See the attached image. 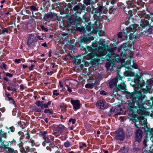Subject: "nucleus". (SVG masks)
Listing matches in <instances>:
<instances>
[{"label": "nucleus", "instance_id": "1", "mask_svg": "<svg viewBox=\"0 0 153 153\" xmlns=\"http://www.w3.org/2000/svg\"><path fill=\"white\" fill-rule=\"evenodd\" d=\"M126 85L124 82L121 83L115 88L114 90L117 92L121 90L129 95L132 102H128V107L130 111H133L134 108H136L137 110H142L144 104L143 100L145 97L144 93L140 91L131 93L126 91Z\"/></svg>", "mask_w": 153, "mask_h": 153}, {"label": "nucleus", "instance_id": "53", "mask_svg": "<svg viewBox=\"0 0 153 153\" xmlns=\"http://www.w3.org/2000/svg\"><path fill=\"white\" fill-rule=\"evenodd\" d=\"M34 67V65L33 64H32L29 67V69L31 70H32L33 69V68Z\"/></svg>", "mask_w": 153, "mask_h": 153}, {"label": "nucleus", "instance_id": "47", "mask_svg": "<svg viewBox=\"0 0 153 153\" xmlns=\"http://www.w3.org/2000/svg\"><path fill=\"white\" fill-rule=\"evenodd\" d=\"M6 75L9 77H12L13 76V75L12 74H10L9 73H7L6 74Z\"/></svg>", "mask_w": 153, "mask_h": 153}, {"label": "nucleus", "instance_id": "62", "mask_svg": "<svg viewBox=\"0 0 153 153\" xmlns=\"http://www.w3.org/2000/svg\"><path fill=\"white\" fill-rule=\"evenodd\" d=\"M95 25H97V24H100L99 22V21L98 20H96V21L94 23Z\"/></svg>", "mask_w": 153, "mask_h": 153}, {"label": "nucleus", "instance_id": "42", "mask_svg": "<svg viewBox=\"0 0 153 153\" xmlns=\"http://www.w3.org/2000/svg\"><path fill=\"white\" fill-rule=\"evenodd\" d=\"M128 76H133L135 74L134 72L128 71Z\"/></svg>", "mask_w": 153, "mask_h": 153}, {"label": "nucleus", "instance_id": "29", "mask_svg": "<svg viewBox=\"0 0 153 153\" xmlns=\"http://www.w3.org/2000/svg\"><path fill=\"white\" fill-rule=\"evenodd\" d=\"M42 138H43L44 141L46 142L47 143H48L50 141V139L46 135H43Z\"/></svg>", "mask_w": 153, "mask_h": 153}, {"label": "nucleus", "instance_id": "28", "mask_svg": "<svg viewBox=\"0 0 153 153\" xmlns=\"http://www.w3.org/2000/svg\"><path fill=\"white\" fill-rule=\"evenodd\" d=\"M76 29L77 30L80 32H82L84 33H85V28L83 27H78L76 28Z\"/></svg>", "mask_w": 153, "mask_h": 153}, {"label": "nucleus", "instance_id": "55", "mask_svg": "<svg viewBox=\"0 0 153 153\" xmlns=\"http://www.w3.org/2000/svg\"><path fill=\"white\" fill-rule=\"evenodd\" d=\"M133 68H137V65L136 63H133V64L132 65Z\"/></svg>", "mask_w": 153, "mask_h": 153}, {"label": "nucleus", "instance_id": "44", "mask_svg": "<svg viewBox=\"0 0 153 153\" xmlns=\"http://www.w3.org/2000/svg\"><path fill=\"white\" fill-rule=\"evenodd\" d=\"M76 120L75 119H71L69 120V123H72L73 124H74L75 123Z\"/></svg>", "mask_w": 153, "mask_h": 153}, {"label": "nucleus", "instance_id": "11", "mask_svg": "<svg viewBox=\"0 0 153 153\" xmlns=\"http://www.w3.org/2000/svg\"><path fill=\"white\" fill-rule=\"evenodd\" d=\"M134 120L135 126L137 128H143L147 126L146 122L145 120H143V121H136L135 120Z\"/></svg>", "mask_w": 153, "mask_h": 153}, {"label": "nucleus", "instance_id": "45", "mask_svg": "<svg viewBox=\"0 0 153 153\" xmlns=\"http://www.w3.org/2000/svg\"><path fill=\"white\" fill-rule=\"evenodd\" d=\"M147 82L148 85H150L153 83V81L152 80L149 79L147 80Z\"/></svg>", "mask_w": 153, "mask_h": 153}, {"label": "nucleus", "instance_id": "43", "mask_svg": "<svg viewBox=\"0 0 153 153\" xmlns=\"http://www.w3.org/2000/svg\"><path fill=\"white\" fill-rule=\"evenodd\" d=\"M19 150L22 153H25V150L24 148V147L23 146L21 148H20L19 149Z\"/></svg>", "mask_w": 153, "mask_h": 153}, {"label": "nucleus", "instance_id": "23", "mask_svg": "<svg viewBox=\"0 0 153 153\" xmlns=\"http://www.w3.org/2000/svg\"><path fill=\"white\" fill-rule=\"evenodd\" d=\"M117 71L118 74V76L117 77V78H119V80H121L123 78V77L120 76L119 74V72L120 71V69L121 67V66L118 65L117 66Z\"/></svg>", "mask_w": 153, "mask_h": 153}, {"label": "nucleus", "instance_id": "9", "mask_svg": "<svg viewBox=\"0 0 153 153\" xmlns=\"http://www.w3.org/2000/svg\"><path fill=\"white\" fill-rule=\"evenodd\" d=\"M96 105L98 108L101 109H103L107 107L108 104L103 100H99L96 103Z\"/></svg>", "mask_w": 153, "mask_h": 153}, {"label": "nucleus", "instance_id": "6", "mask_svg": "<svg viewBox=\"0 0 153 153\" xmlns=\"http://www.w3.org/2000/svg\"><path fill=\"white\" fill-rule=\"evenodd\" d=\"M143 17L141 19L140 25V26L146 25L149 26L150 27H153V21L151 17L147 16L145 14H142Z\"/></svg>", "mask_w": 153, "mask_h": 153}, {"label": "nucleus", "instance_id": "38", "mask_svg": "<svg viewBox=\"0 0 153 153\" xmlns=\"http://www.w3.org/2000/svg\"><path fill=\"white\" fill-rule=\"evenodd\" d=\"M86 147V145L85 143H81L79 145V148L80 149H82L84 147Z\"/></svg>", "mask_w": 153, "mask_h": 153}, {"label": "nucleus", "instance_id": "32", "mask_svg": "<svg viewBox=\"0 0 153 153\" xmlns=\"http://www.w3.org/2000/svg\"><path fill=\"white\" fill-rule=\"evenodd\" d=\"M30 9L32 11V13H33V12L36 11L38 10L37 8L34 6L32 5L30 6Z\"/></svg>", "mask_w": 153, "mask_h": 153}, {"label": "nucleus", "instance_id": "56", "mask_svg": "<svg viewBox=\"0 0 153 153\" xmlns=\"http://www.w3.org/2000/svg\"><path fill=\"white\" fill-rule=\"evenodd\" d=\"M7 30L6 28H4L2 30V33L3 34H4L5 32H7Z\"/></svg>", "mask_w": 153, "mask_h": 153}, {"label": "nucleus", "instance_id": "8", "mask_svg": "<svg viewBox=\"0 0 153 153\" xmlns=\"http://www.w3.org/2000/svg\"><path fill=\"white\" fill-rule=\"evenodd\" d=\"M65 130V127L62 124L55 125L53 126V134H61Z\"/></svg>", "mask_w": 153, "mask_h": 153}, {"label": "nucleus", "instance_id": "21", "mask_svg": "<svg viewBox=\"0 0 153 153\" xmlns=\"http://www.w3.org/2000/svg\"><path fill=\"white\" fill-rule=\"evenodd\" d=\"M82 8L81 5L78 4L76 5L73 8V10L74 11H81Z\"/></svg>", "mask_w": 153, "mask_h": 153}, {"label": "nucleus", "instance_id": "37", "mask_svg": "<svg viewBox=\"0 0 153 153\" xmlns=\"http://www.w3.org/2000/svg\"><path fill=\"white\" fill-rule=\"evenodd\" d=\"M16 140L14 139H13L11 141H9L7 142V144H8V143H9V145H10V144H9V143H11V144H16ZM9 147H10V146Z\"/></svg>", "mask_w": 153, "mask_h": 153}, {"label": "nucleus", "instance_id": "24", "mask_svg": "<svg viewBox=\"0 0 153 153\" xmlns=\"http://www.w3.org/2000/svg\"><path fill=\"white\" fill-rule=\"evenodd\" d=\"M35 40H35L32 39H31L28 38L27 42V45L29 46L30 47L32 43L34 42Z\"/></svg>", "mask_w": 153, "mask_h": 153}, {"label": "nucleus", "instance_id": "64", "mask_svg": "<svg viewBox=\"0 0 153 153\" xmlns=\"http://www.w3.org/2000/svg\"><path fill=\"white\" fill-rule=\"evenodd\" d=\"M10 103L11 104H13L15 105V101H14V100H13V99H12V100H11Z\"/></svg>", "mask_w": 153, "mask_h": 153}, {"label": "nucleus", "instance_id": "14", "mask_svg": "<svg viewBox=\"0 0 153 153\" xmlns=\"http://www.w3.org/2000/svg\"><path fill=\"white\" fill-rule=\"evenodd\" d=\"M98 28V26L97 25L96 27H93L91 26V24H89L86 27V29L87 31L94 33H97Z\"/></svg>", "mask_w": 153, "mask_h": 153}, {"label": "nucleus", "instance_id": "27", "mask_svg": "<svg viewBox=\"0 0 153 153\" xmlns=\"http://www.w3.org/2000/svg\"><path fill=\"white\" fill-rule=\"evenodd\" d=\"M36 34H30L29 35L28 38L31 39H32L36 40L35 38H36Z\"/></svg>", "mask_w": 153, "mask_h": 153}, {"label": "nucleus", "instance_id": "26", "mask_svg": "<svg viewBox=\"0 0 153 153\" xmlns=\"http://www.w3.org/2000/svg\"><path fill=\"white\" fill-rule=\"evenodd\" d=\"M35 104L38 107H40L41 108H43V103L42 101H36L35 102Z\"/></svg>", "mask_w": 153, "mask_h": 153}, {"label": "nucleus", "instance_id": "10", "mask_svg": "<svg viewBox=\"0 0 153 153\" xmlns=\"http://www.w3.org/2000/svg\"><path fill=\"white\" fill-rule=\"evenodd\" d=\"M135 142L140 143L141 140L143 132L142 130L138 129L135 132Z\"/></svg>", "mask_w": 153, "mask_h": 153}, {"label": "nucleus", "instance_id": "48", "mask_svg": "<svg viewBox=\"0 0 153 153\" xmlns=\"http://www.w3.org/2000/svg\"><path fill=\"white\" fill-rule=\"evenodd\" d=\"M67 90L69 93L72 92V90L71 87H69L68 85H67Z\"/></svg>", "mask_w": 153, "mask_h": 153}, {"label": "nucleus", "instance_id": "46", "mask_svg": "<svg viewBox=\"0 0 153 153\" xmlns=\"http://www.w3.org/2000/svg\"><path fill=\"white\" fill-rule=\"evenodd\" d=\"M100 93L101 94H102L103 95H105L107 94V92L103 91H100Z\"/></svg>", "mask_w": 153, "mask_h": 153}, {"label": "nucleus", "instance_id": "2", "mask_svg": "<svg viewBox=\"0 0 153 153\" xmlns=\"http://www.w3.org/2000/svg\"><path fill=\"white\" fill-rule=\"evenodd\" d=\"M114 49L112 48H108L106 50L104 47L100 46L98 48V53L95 54L96 55V56L94 55V54L93 53L89 54V55L92 58L94 57V56L98 57L104 56L107 54L104 59L106 60H111L110 59L111 56L114 55V56H116L114 53Z\"/></svg>", "mask_w": 153, "mask_h": 153}, {"label": "nucleus", "instance_id": "40", "mask_svg": "<svg viewBox=\"0 0 153 153\" xmlns=\"http://www.w3.org/2000/svg\"><path fill=\"white\" fill-rule=\"evenodd\" d=\"M134 80L135 83H138L140 81V77L139 76H136L134 78Z\"/></svg>", "mask_w": 153, "mask_h": 153}, {"label": "nucleus", "instance_id": "15", "mask_svg": "<svg viewBox=\"0 0 153 153\" xmlns=\"http://www.w3.org/2000/svg\"><path fill=\"white\" fill-rule=\"evenodd\" d=\"M46 16L48 18H50L53 20H56L58 18V16L57 14L52 12H50L48 13L47 14Z\"/></svg>", "mask_w": 153, "mask_h": 153}, {"label": "nucleus", "instance_id": "25", "mask_svg": "<svg viewBox=\"0 0 153 153\" xmlns=\"http://www.w3.org/2000/svg\"><path fill=\"white\" fill-rule=\"evenodd\" d=\"M121 59L119 55H117L116 56L114 59H113V62H119L121 61Z\"/></svg>", "mask_w": 153, "mask_h": 153}, {"label": "nucleus", "instance_id": "58", "mask_svg": "<svg viewBox=\"0 0 153 153\" xmlns=\"http://www.w3.org/2000/svg\"><path fill=\"white\" fill-rule=\"evenodd\" d=\"M59 86L60 87H63V85L62 84V82L61 81H59Z\"/></svg>", "mask_w": 153, "mask_h": 153}, {"label": "nucleus", "instance_id": "5", "mask_svg": "<svg viewBox=\"0 0 153 153\" xmlns=\"http://www.w3.org/2000/svg\"><path fill=\"white\" fill-rule=\"evenodd\" d=\"M6 141L4 138L0 136V143H1V147L3 148L4 151L7 153H17V151L9 146V143L7 144H5Z\"/></svg>", "mask_w": 153, "mask_h": 153}, {"label": "nucleus", "instance_id": "36", "mask_svg": "<svg viewBox=\"0 0 153 153\" xmlns=\"http://www.w3.org/2000/svg\"><path fill=\"white\" fill-rule=\"evenodd\" d=\"M91 1L90 0H84V3L86 5H88L90 4Z\"/></svg>", "mask_w": 153, "mask_h": 153}, {"label": "nucleus", "instance_id": "3", "mask_svg": "<svg viewBox=\"0 0 153 153\" xmlns=\"http://www.w3.org/2000/svg\"><path fill=\"white\" fill-rule=\"evenodd\" d=\"M93 38L92 37H89V36H85L84 37H82L80 39V42H79V47L81 49L84 50H85V52L86 53H88V52H90V53L88 54V56L91 59L94 58V59H96V56H94V57L93 58L91 57L89 55V54L93 53L95 54V53H98V49H97L95 51H93V50L92 48L91 47H88L87 48V50H85V48L83 47L82 46H81V44L82 43H86L87 42L90 41L91 40H93ZM94 55L96 56V55Z\"/></svg>", "mask_w": 153, "mask_h": 153}, {"label": "nucleus", "instance_id": "33", "mask_svg": "<svg viewBox=\"0 0 153 153\" xmlns=\"http://www.w3.org/2000/svg\"><path fill=\"white\" fill-rule=\"evenodd\" d=\"M33 110L34 111L37 112H42L41 109L39 108H38L36 106H35L33 107Z\"/></svg>", "mask_w": 153, "mask_h": 153}, {"label": "nucleus", "instance_id": "18", "mask_svg": "<svg viewBox=\"0 0 153 153\" xmlns=\"http://www.w3.org/2000/svg\"><path fill=\"white\" fill-rule=\"evenodd\" d=\"M141 27H139V29H141L140 31V33L144 35L145 34L147 33V31L146 29H146V27H147L146 25L144 26H140Z\"/></svg>", "mask_w": 153, "mask_h": 153}, {"label": "nucleus", "instance_id": "20", "mask_svg": "<svg viewBox=\"0 0 153 153\" xmlns=\"http://www.w3.org/2000/svg\"><path fill=\"white\" fill-rule=\"evenodd\" d=\"M95 85V83L89 82L85 85V87L91 89L93 88Z\"/></svg>", "mask_w": 153, "mask_h": 153}, {"label": "nucleus", "instance_id": "60", "mask_svg": "<svg viewBox=\"0 0 153 153\" xmlns=\"http://www.w3.org/2000/svg\"><path fill=\"white\" fill-rule=\"evenodd\" d=\"M49 111V109H45L44 111V112L45 113H48Z\"/></svg>", "mask_w": 153, "mask_h": 153}, {"label": "nucleus", "instance_id": "57", "mask_svg": "<svg viewBox=\"0 0 153 153\" xmlns=\"http://www.w3.org/2000/svg\"><path fill=\"white\" fill-rule=\"evenodd\" d=\"M15 62L16 63H19L20 62V59H16L15 60Z\"/></svg>", "mask_w": 153, "mask_h": 153}, {"label": "nucleus", "instance_id": "19", "mask_svg": "<svg viewBox=\"0 0 153 153\" xmlns=\"http://www.w3.org/2000/svg\"><path fill=\"white\" fill-rule=\"evenodd\" d=\"M128 150V148L124 146L120 148L119 151V153H127Z\"/></svg>", "mask_w": 153, "mask_h": 153}, {"label": "nucleus", "instance_id": "16", "mask_svg": "<svg viewBox=\"0 0 153 153\" xmlns=\"http://www.w3.org/2000/svg\"><path fill=\"white\" fill-rule=\"evenodd\" d=\"M118 79H119V78H117V77L116 78L112 79L110 81L109 84V86L111 88H113L115 85H117L118 82Z\"/></svg>", "mask_w": 153, "mask_h": 153}, {"label": "nucleus", "instance_id": "39", "mask_svg": "<svg viewBox=\"0 0 153 153\" xmlns=\"http://www.w3.org/2000/svg\"><path fill=\"white\" fill-rule=\"evenodd\" d=\"M148 141V140L147 138H146L144 139V140H143V144L144 145V146L146 147V146H147V145H146V143Z\"/></svg>", "mask_w": 153, "mask_h": 153}, {"label": "nucleus", "instance_id": "31", "mask_svg": "<svg viewBox=\"0 0 153 153\" xmlns=\"http://www.w3.org/2000/svg\"><path fill=\"white\" fill-rule=\"evenodd\" d=\"M124 31H125V30H124L123 32H120L118 34V36L119 38H121L123 36L125 37V39H127V38H126V37L124 36ZM125 35H126V34H125Z\"/></svg>", "mask_w": 153, "mask_h": 153}, {"label": "nucleus", "instance_id": "13", "mask_svg": "<svg viewBox=\"0 0 153 153\" xmlns=\"http://www.w3.org/2000/svg\"><path fill=\"white\" fill-rule=\"evenodd\" d=\"M98 7L94 9L95 12L94 16H96L97 17L100 16L102 12L103 6L102 5L99 4H97Z\"/></svg>", "mask_w": 153, "mask_h": 153}, {"label": "nucleus", "instance_id": "34", "mask_svg": "<svg viewBox=\"0 0 153 153\" xmlns=\"http://www.w3.org/2000/svg\"><path fill=\"white\" fill-rule=\"evenodd\" d=\"M64 145L65 147L66 148L69 147L71 146L70 143L68 141H67L65 142L64 144Z\"/></svg>", "mask_w": 153, "mask_h": 153}, {"label": "nucleus", "instance_id": "61", "mask_svg": "<svg viewBox=\"0 0 153 153\" xmlns=\"http://www.w3.org/2000/svg\"><path fill=\"white\" fill-rule=\"evenodd\" d=\"M51 101H49L46 104L47 105V106H48V107L49 106L51 105Z\"/></svg>", "mask_w": 153, "mask_h": 153}, {"label": "nucleus", "instance_id": "59", "mask_svg": "<svg viewBox=\"0 0 153 153\" xmlns=\"http://www.w3.org/2000/svg\"><path fill=\"white\" fill-rule=\"evenodd\" d=\"M75 62H77L78 64H79L81 62V60H78L77 59H76Z\"/></svg>", "mask_w": 153, "mask_h": 153}, {"label": "nucleus", "instance_id": "51", "mask_svg": "<svg viewBox=\"0 0 153 153\" xmlns=\"http://www.w3.org/2000/svg\"><path fill=\"white\" fill-rule=\"evenodd\" d=\"M10 130L12 132H14L15 130V128L13 126L10 127Z\"/></svg>", "mask_w": 153, "mask_h": 153}, {"label": "nucleus", "instance_id": "63", "mask_svg": "<svg viewBox=\"0 0 153 153\" xmlns=\"http://www.w3.org/2000/svg\"><path fill=\"white\" fill-rule=\"evenodd\" d=\"M2 67L5 70L6 69V67L4 63H3Z\"/></svg>", "mask_w": 153, "mask_h": 153}, {"label": "nucleus", "instance_id": "50", "mask_svg": "<svg viewBox=\"0 0 153 153\" xmlns=\"http://www.w3.org/2000/svg\"><path fill=\"white\" fill-rule=\"evenodd\" d=\"M111 66L109 62H107L106 63V67L107 68H109Z\"/></svg>", "mask_w": 153, "mask_h": 153}, {"label": "nucleus", "instance_id": "30", "mask_svg": "<svg viewBox=\"0 0 153 153\" xmlns=\"http://www.w3.org/2000/svg\"><path fill=\"white\" fill-rule=\"evenodd\" d=\"M67 108V105L64 103L62 104L60 106V108H61V110L63 111H66Z\"/></svg>", "mask_w": 153, "mask_h": 153}, {"label": "nucleus", "instance_id": "41", "mask_svg": "<svg viewBox=\"0 0 153 153\" xmlns=\"http://www.w3.org/2000/svg\"><path fill=\"white\" fill-rule=\"evenodd\" d=\"M53 95L58 96L59 94V93L58 92V91L57 90H55L53 91Z\"/></svg>", "mask_w": 153, "mask_h": 153}, {"label": "nucleus", "instance_id": "17", "mask_svg": "<svg viewBox=\"0 0 153 153\" xmlns=\"http://www.w3.org/2000/svg\"><path fill=\"white\" fill-rule=\"evenodd\" d=\"M7 133L4 131H2V130H0V136L5 140L7 137Z\"/></svg>", "mask_w": 153, "mask_h": 153}, {"label": "nucleus", "instance_id": "22", "mask_svg": "<svg viewBox=\"0 0 153 153\" xmlns=\"http://www.w3.org/2000/svg\"><path fill=\"white\" fill-rule=\"evenodd\" d=\"M81 19L80 17L76 16L75 17V20L74 22H72V23H73V24H73L76 26H77L78 24L77 23H76V22H79L81 21Z\"/></svg>", "mask_w": 153, "mask_h": 153}, {"label": "nucleus", "instance_id": "35", "mask_svg": "<svg viewBox=\"0 0 153 153\" xmlns=\"http://www.w3.org/2000/svg\"><path fill=\"white\" fill-rule=\"evenodd\" d=\"M127 4L128 6L131 7L134 5V3L132 1H129L127 2Z\"/></svg>", "mask_w": 153, "mask_h": 153}, {"label": "nucleus", "instance_id": "7", "mask_svg": "<svg viewBox=\"0 0 153 153\" xmlns=\"http://www.w3.org/2000/svg\"><path fill=\"white\" fill-rule=\"evenodd\" d=\"M125 138V134L122 128H120L115 132V139L123 141Z\"/></svg>", "mask_w": 153, "mask_h": 153}, {"label": "nucleus", "instance_id": "12", "mask_svg": "<svg viewBox=\"0 0 153 153\" xmlns=\"http://www.w3.org/2000/svg\"><path fill=\"white\" fill-rule=\"evenodd\" d=\"M71 102L73 105V108L76 111L80 108V102L77 100H74L71 98Z\"/></svg>", "mask_w": 153, "mask_h": 153}, {"label": "nucleus", "instance_id": "4", "mask_svg": "<svg viewBox=\"0 0 153 153\" xmlns=\"http://www.w3.org/2000/svg\"><path fill=\"white\" fill-rule=\"evenodd\" d=\"M138 28V25L137 26V25H131L128 27H126L125 30V31H124V35L126 34V35H124V36L127 38L129 36V39L131 40L134 38H138L139 35L135 33Z\"/></svg>", "mask_w": 153, "mask_h": 153}, {"label": "nucleus", "instance_id": "49", "mask_svg": "<svg viewBox=\"0 0 153 153\" xmlns=\"http://www.w3.org/2000/svg\"><path fill=\"white\" fill-rule=\"evenodd\" d=\"M26 135V137L27 139H30V136L29 135V134L28 133V132H26V133L25 134Z\"/></svg>", "mask_w": 153, "mask_h": 153}, {"label": "nucleus", "instance_id": "54", "mask_svg": "<svg viewBox=\"0 0 153 153\" xmlns=\"http://www.w3.org/2000/svg\"><path fill=\"white\" fill-rule=\"evenodd\" d=\"M48 107L47 105L46 104H43V108H41L42 109H43L44 108H48Z\"/></svg>", "mask_w": 153, "mask_h": 153}, {"label": "nucleus", "instance_id": "52", "mask_svg": "<svg viewBox=\"0 0 153 153\" xmlns=\"http://www.w3.org/2000/svg\"><path fill=\"white\" fill-rule=\"evenodd\" d=\"M23 143H22V142H21V143L19 144L18 145V146H19V149H20V148H21L23 146Z\"/></svg>", "mask_w": 153, "mask_h": 153}]
</instances>
